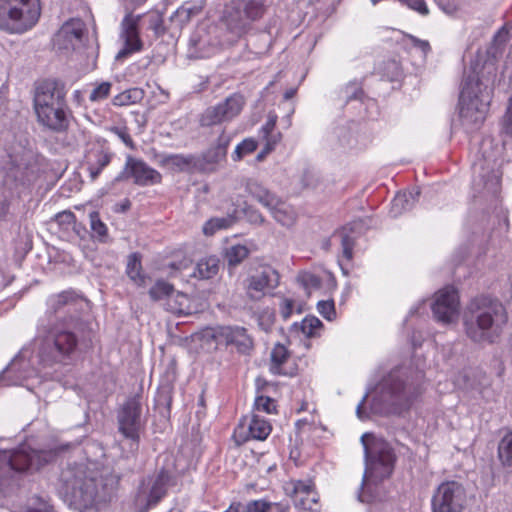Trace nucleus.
Listing matches in <instances>:
<instances>
[{
  "mask_svg": "<svg viewBox=\"0 0 512 512\" xmlns=\"http://www.w3.org/2000/svg\"><path fill=\"white\" fill-rule=\"evenodd\" d=\"M58 492L64 501L80 512L105 502L109 496L102 479L84 464L68 465L59 477Z\"/></svg>",
  "mask_w": 512,
  "mask_h": 512,
  "instance_id": "f257e3e1",
  "label": "nucleus"
},
{
  "mask_svg": "<svg viewBox=\"0 0 512 512\" xmlns=\"http://www.w3.org/2000/svg\"><path fill=\"white\" fill-rule=\"evenodd\" d=\"M507 321L502 303L487 296L472 299L464 313L466 335L474 342H494Z\"/></svg>",
  "mask_w": 512,
  "mask_h": 512,
  "instance_id": "f03ea898",
  "label": "nucleus"
},
{
  "mask_svg": "<svg viewBox=\"0 0 512 512\" xmlns=\"http://www.w3.org/2000/svg\"><path fill=\"white\" fill-rule=\"evenodd\" d=\"M81 325L79 316H71L69 321L61 318L52 327L43 326L39 332L46 333L40 340L37 357L43 367H52L63 363L75 351L78 345L76 330Z\"/></svg>",
  "mask_w": 512,
  "mask_h": 512,
  "instance_id": "7ed1b4c3",
  "label": "nucleus"
},
{
  "mask_svg": "<svg viewBox=\"0 0 512 512\" xmlns=\"http://www.w3.org/2000/svg\"><path fill=\"white\" fill-rule=\"evenodd\" d=\"M66 91L57 80H44L36 88L33 98L38 122L44 127L61 132L67 129Z\"/></svg>",
  "mask_w": 512,
  "mask_h": 512,
  "instance_id": "20e7f679",
  "label": "nucleus"
},
{
  "mask_svg": "<svg viewBox=\"0 0 512 512\" xmlns=\"http://www.w3.org/2000/svg\"><path fill=\"white\" fill-rule=\"evenodd\" d=\"M54 457L52 450H35L22 445L17 450L0 452V492L7 493L17 475L29 469H39Z\"/></svg>",
  "mask_w": 512,
  "mask_h": 512,
  "instance_id": "39448f33",
  "label": "nucleus"
},
{
  "mask_svg": "<svg viewBox=\"0 0 512 512\" xmlns=\"http://www.w3.org/2000/svg\"><path fill=\"white\" fill-rule=\"evenodd\" d=\"M482 82L475 71L465 74L459 96V118L467 131L480 128L486 118L487 102L483 98Z\"/></svg>",
  "mask_w": 512,
  "mask_h": 512,
  "instance_id": "423d86ee",
  "label": "nucleus"
},
{
  "mask_svg": "<svg viewBox=\"0 0 512 512\" xmlns=\"http://www.w3.org/2000/svg\"><path fill=\"white\" fill-rule=\"evenodd\" d=\"M360 441L364 448L366 463L363 483L372 478L376 481L388 478L393 472L396 461L391 445L373 433H364Z\"/></svg>",
  "mask_w": 512,
  "mask_h": 512,
  "instance_id": "0eeeda50",
  "label": "nucleus"
},
{
  "mask_svg": "<svg viewBox=\"0 0 512 512\" xmlns=\"http://www.w3.org/2000/svg\"><path fill=\"white\" fill-rule=\"evenodd\" d=\"M41 15L40 0H0V29L23 34L32 29Z\"/></svg>",
  "mask_w": 512,
  "mask_h": 512,
  "instance_id": "6e6552de",
  "label": "nucleus"
},
{
  "mask_svg": "<svg viewBox=\"0 0 512 512\" xmlns=\"http://www.w3.org/2000/svg\"><path fill=\"white\" fill-rule=\"evenodd\" d=\"M413 398L403 376L399 371H393L382 380L379 394L373 400V409L382 414H399L410 406Z\"/></svg>",
  "mask_w": 512,
  "mask_h": 512,
  "instance_id": "1a4fd4ad",
  "label": "nucleus"
},
{
  "mask_svg": "<svg viewBox=\"0 0 512 512\" xmlns=\"http://www.w3.org/2000/svg\"><path fill=\"white\" fill-rule=\"evenodd\" d=\"M265 0L231 1L225 6L222 22L232 34L241 37L266 13Z\"/></svg>",
  "mask_w": 512,
  "mask_h": 512,
  "instance_id": "9d476101",
  "label": "nucleus"
},
{
  "mask_svg": "<svg viewBox=\"0 0 512 512\" xmlns=\"http://www.w3.org/2000/svg\"><path fill=\"white\" fill-rule=\"evenodd\" d=\"M174 484L173 475L165 469L143 481L135 496L134 512H148L161 501Z\"/></svg>",
  "mask_w": 512,
  "mask_h": 512,
  "instance_id": "9b49d317",
  "label": "nucleus"
},
{
  "mask_svg": "<svg viewBox=\"0 0 512 512\" xmlns=\"http://www.w3.org/2000/svg\"><path fill=\"white\" fill-rule=\"evenodd\" d=\"M465 504V489L456 481L441 483L431 500L432 512H463Z\"/></svg>",
  "mask_w": 512,
  "mask_h": 512,
  "instance_id": "f8f14e48",
  "label": "nucleus"
},
{
  "mask_svg": "<svg viewBox=\"0 0 512 512\" xmlns=\"http://www.w3.org/2000/svg\"><path fill=\"white\" fill-rule=\"evenodd\" d=\"M141 414V397L136 395L125 402L118 415L119 431L125 438L132 441L135 449L138 448L142 428Z\"/></svg>",
  "mask_w": 512,
  "mask_h": 512,
  "instance_id": "ddd939ff",
  "label": "nucleus"
},
{
  "mask_svg": "<svg viewBox=\"0 0 512 512\" xmlns=\"http://www.w3.org/2000/svg\"><path fill=\"white\" fill-rule=\"evenodd\" d=\"M245 105L243 95L234 93L223 102L208 107L200 117V124L203 127H210L228 122L237 117Z\"/></svg>",
  "mask_w": 512,
  "mask_h": 512,
  "instance_id": "4468645a",
  "label": "nucleus"
},
{
  "mask_svg": "<svg viewBox=\"0 0 512 512\" xmlns=\"http://www.w3.org/2000/svg\"><path fill=\"white\" fill-rule=\"evenodd\" d=\"M141 16H133L131 12L127 13L120 25L119 38L123 42V47L115 56L117 61H123L130 55L140 52L143 49V41L140 38L138 22Z\"/></svg>",
  "mask_w": 512,
  "mask_h": 512,
  "instance_id": "2eb2a0df",
  "label": "nucleus"
},
{
  "mask_svg": "<svg viewBox=\"0 0 512 512\" xmlns=\"http://www.w3.org/2000/svg\"><path fill=\"white\" fill-rule=\"evenodd\" d=\"M213 338L218 344L233 347L236 352L243 355H249L254 348L252 336L242 326H219L214 330Z\"/></svg>",
  "mask_w": 512,
  "mask_h": 512,
  "instance_id": "dca6fc26",
  "label": "nucleus"
},
{
  "mask_svg": "<svg viewBox=\"0 0 512 512\" xmlns=\"http://www.w3.org/2000/svg\"><path fill=\"white\" fill-rule=\"evenodd\" d=\"M432 311L437 321L444 324L453 323L459 316V297L453 287L439 290L432 303Z\"/></svg>",
  "mask_w": 512,
  "mask_h": 512,
  "instance_id": "f3484780",
  "label": "nucleus"
},
{
  "mask_svg": "<svg viewBox=\"0 0 512 512\" xmlns=\"http://www.w3.org/2000/svg\"><path fill=\"white\" fill-rule=\"evenodd\" d=\"M270 423L257 414L243 418L236 427L233 437L237 444H243L251 439L265 440L271 433Z\"/></svg>",
  "mask_w": 512,
  "mask_h": 512,
  "instance_id": "a211bd4d",
  "label": "nucleus"
},
{
  "mask_svg": "<svg viewBox=\"0 0 512 512\" xmlns=\"http://www.w3.org/2000/svg\"><path fill=\"white\" fill-rule=\"evenodd\" d=\"M279 285V274L272 268H264L261 272L246 279V292L250 299L260 300L268 289Z\"/></svg>",
  "mask_w": 512,
  "mask_h": 512,
  "instance_id": "6ab92c4d",
  "label": "nucleus"
},
{
  "mask_svg": "<svg viewBox=\"0 0 512 512\" xmlns=\"http://www.w3.org/2000/svg\"><path fill=\"white\" fill-rule=\"evenodd\" d=\"M80 306H82V299L80 297L72 291H63L48 297L46 314L50 321L52 317L57 316L58 313L70 314L69 317L77 316L74 313L78 311ZM65 318L68 321L70 319Z\"/></svg>",
  "mask_w": 512,
  "mask_h": 512,
  "instance_id": "aec40b11",
  "label": "nucleus"
},
{
  "mask_svg": "<svg viewBox=\"0 0 512 512\" xmlns=\"http://www.w3.org/2000/svg\"><path fill=\"white\" fill-rule=\"evenodd\" d=\"M85 32V23L79 18L66 21L55 36V41L60 48H75L82 42Z\"/></svg>",
  "mask_w": 512,
  "mask_h": 512,
  "instance_id": "412c9836",
  "label": "nucleus"
},
{
  "mask_svg": "<svg viewBox=\"0 0 512 512\" xmlns=\"http://www.w3.org/2000/svg\"><path fill=\"white\" fill-rule=\"evenodd\" d=\"M273 219L281 226L291 229L298 221V212L290 204L285 203L279 197L276 199V203L268 208Z\"/></svg>",
  "mask_w": 512,
  "mask_h": 512,
  "instance_id": "4be33fe9",
  "label": "nucleus"
},
{
  "mask_svg": "<svg viewBox=\"0 0 512 512\" xmlns=\"http://www.w3.org/2000/svg\"><path fill=\"white\" fill-rule=\"evenodd\" d=\"M205 7L204 0H193L183 3L170 17L179 29L186 26L194 17L200 15Z\"/></svg>",
  "mask_w": 512,
  "mask_h": 512,
  "instance_id": "5701e85b",
  "label": "nucleus"
},
{
  "mask_svg": "<svg viewBox=\"0 0 512 512\" xmlns=\"http://www.w3.org/2000/svg\"><path fill=\"white\" fill-rule=\"evenodd\" d=\"M125 173L130 174L135 183L141 185L157 183L161 179L160 174L148 167L145 162H126Z\"/></svg>",
  "mask_w": 512,
  "mask_h": 512,
  "instance_id": "b1692460",
  "label": "nucleus"
},
{
  "mask_svg": "<svg viewBox=\"0 0 512 512\" xmlns=\"http://www.w3.org/2000/svg\"><path fill=\"white\" fill-rule=\"evenodd\" d=\"M419 195V189L398 193L392 200L390 214L393 217H398L404 212L410 211L418 202Z\"/></svg>",
  "mask_w": 512,
  "mask_h": 512,
  "instance_id": "393cba45",
  "label": "nucleus"
},
{
  "mask_svg": "<svg viewBox=\"0 0 512 512\" xmlns=\"http://www.w3.org/2000/svg\"><path fill=\"white\" fill-rule=\"evenodd\" d=\"M275 126L276 117H269L267 122L262 126L260 134L262 139L265 141V144L261 152L257 155L256 160H262L267 157L280 141V133H274Z\"/></svg>",
  "mask_w": 512,
  "mask_h": 512,
  "instance_id": "a878e982",
  "label": "nucleus"
},
{
  "mask_svg": "<svg viewBox=\"0 0 512 512\" xmlns=\"http://www.w3.org/2000/svg\"><path fill=\"white\" fill-rule=\"evenodd\" d=\"M219 263L220 260L217 256H205L197 262L193 276L201 280L212 279L218 274Z\"/></svg>",
  "mask_w": 512,
  "mask_h": 512,
  "instance_id": "bb28decb",
  "label": "nucleus"
},
{
  "mask_svg": "<svg viewBox=\"0 0 512 512\" xmlns=\"http://www.w3.org/2000/svg\"><path fill=\"white\" fill-rule=\"evenodd\" d=\"M490 164L491 162H481L479 167L475 164L473 170L474 172H479L483 178L484 187L488 191L496 192L500 184L501 174L498 170L495 171L494 168L490 167Z\"/></svg>",
  "mask_w": 512,
  "mask_h": 512,
  "instance_id": "cd10ccee",
  "label": "nucleus"
},
{
  "mask_svg": "<svg viewBox=\"0 0 512 512\" xmlns=\"http://www.w3.org/2000/svg\"><path fill=\"white\" fill-rule=\"evenodd\" d=\"M246 189L260 204L265 208H269L273 203H276L277 195L267 190L260 183L255 180H248Z\"/></svg>",
  "mask_w": 512,
  "mask_h": 512,
  "instance_id": "c85d7f7f",
  "label": "nucleus"
},
{
  "mask_svg": "<svg viewBox=\"0 0 512 512\" xmlns=\"http://www.w3.org/2000/svg\"><path fill=\"white\" fill-rule=\"evenodd\" d=\"M126 274L137 286L145 285L146 276L142 273L141 255L139 253H132L128 256Z\"/></svg>",
  "mask_w": 512,
  "mask_h": 512,
  "instance_id": "c756f323",
  "label": "nucleus"
},
{
  "mask_svg": "<svg viewBox=\"0 0 512 512\" xmlns=\"http://www.w3.org/2000/svg\"><path fill=\"white\" fill-rule=\"evenodd\" d=\"M290 354L288 349L280 343H277L272 351H271V367L270 370L274 374H286L283 369L282 365L286 363L288 360Z\"/></svg>",
  "mask_w": 512,
  "mask_h": 512,
  "instance_id": "7c9ffc66",
  "label": "nucleus"
},
{
  "mask_svg": "<svg viewBox=\"0 0 512 512\" xmlns=\"http://www.w3.org/2000/svg\"><path fill=\"white\" fill-rule=\"evenodd\" d=\"M148 293L153 301H159L162 299H167L169 301L174 295L175 289L172 284L161 279L155 282V284L149 289Z\"/></svg>",
  "mask_w": 512,
  "mask_h": 512,
  "instance_id": "2f4dec72",
  "label": "nucleus"
},
{
  "mask_svg": "<svg viewBox=\"0 0 512 512\" xmlns=\"http://www.w3.org/2000/svg\"><path fill=\"white\" fill-rule=\"evenodd\" d=\"M168 310L176 314L188 315L192 313L189 305V297L182 293L175 291L172 298L167 302Z\"/></svg>",
  "mask_w": 512,
  "mask_h": 512,
  "instance_id": "473e14b6",
  "label": "nucleus"
},
{
  "mask_svg": "<svg viewBox=\"0 0 512 512\" xmlns=\"http://www.w3.org/2000/svg\"><path fill=\"white\" fill-rule=\"evenodd\" d=\"M295 507L299 512H320L321 505L319 503L318 493L315 491L295 498Z\"/></svg>",
  "mask_w": 512,
  "mask_h": 512,
  "instance_id": "72a5a7b5",
  "label": "nucleus"
},
{
  "mask_svg": "<svg viewBox=\"0 0 512 512\" xmlns=\"http://www.w3.org/2000/svg\"><path fill=\"white\" fill-rule=\"evenodd\" d=\"M90 219V228L92 230V235L99 242L106 243L108 242V229L104 222L101 221L99 217V213L93 211L89 214Z\"/></svg>",
  "mask_w": 512,
  "mask_h": 512,
  "instance_id": "f704fd0d",
  "label": "nucleus"
},
{
  "mask_svg": "<svg viewBox=\"0 0 512 512\" xmlns=\"http://www.w3.org/2000/svg\"><path fill=\"white\" fill-rule=\"evenodd\" d=\"M249 255V249L245 245H232L225 251V259L229 266H237Z\"/></svg>",
  "mask_w": 512,
  "mask_h": 512,
  "instance_id": "c9c22d12",
  "label": "nucleus"
},
{
  "mask_svg": "<svg viewBox=\"0 0 512 512\" xmlns=\"http://www.w3.org/2000/svg\"><path fill=\"white\" fill-rule=\"evenodd\" d=\"M498 456L504 466L512 467V431L500 440Z\"/></svg>",
  "mask_w": 512,
  "mask_h": 512,
  "instance_id": "e433bc0d",
  "label": "nucleus"
},
{
  "mask_svg": "<svg viewBox=\"0 0 512 512\" xmlns=\"http://www.w3.org/2000/svg\"><path fill=\"white\" fill-rule=\"evenodd\" d=\"M22 512H56V510L47 499L34 496L28 500Z\"/></svg>",
  "mask_w": 512,
  "mask_h": 512,
  "instance_id": "4c0bfd02",
  "label": "nucleus"
},
{
  "mask_svg": "<svg viewBox=\"0 0 512 512\" xmlns=\"http://www.w3.org/2000/svg\"><path fill=\"white\" fill-rule=\"evenodd\" d=\"M143 97V91L137 88L124 91L113 98V104L116 106H127L140 101Z\"/></svg>",
  "mask_w": 512,
  "mask_h": 512,
  "instance_id": "58836bf2",
  "label": "nucleus"
},
{
  "mask_svg": "<svg viewBox=\"0 0 512 512\" xmlns=\"http://www.w3.org/2000/svg\"><path fill=\"white\" fill-rule=\"evenodd\" d=\"M229 142L230 138L224 134H221L218 138L217 144L208 151L206 160H222L226 158Z\"/></svg>",
  "mask_w": 512,
  "mask_h": 512,
  "instance_id": "ea45409f",
  "label": "nucleus"
},
{
  "mask_svg": "<svg viewBox=\"0 0 512 512\" xmlns=\"http://www.w3.org/2000/svg\"><path fill=\"white\" fill-rule=\"evenodd\" d=\"M321 327L322 322L315 316H307L299 324L301 332L309 338L318 335V331Z\"/></svg>",
  "mask_w": 512,
  "mask_h": 512,
  "instance_id": "a19ab883",
  "label": "nucleus"
},
{
  "mask_svg": "<svg viewBox=\"0 0 512 512\" xmlns=\"http://www.w3.org/2000/svg\"><path fill=\"white\" fill-rule=\"evenodd\" d=\"M232 223L231 218L220 217L208 220L203 226V233L207 236L213 235L216 231L228 228Z\"/></svg>",
  "mask_w": 512,
  "mask_h": 512,
  "instance_id": "79ce46f5",
  "label": "nucleus"
},
{
  "mask_svg": "<svg viewBox=\"0 0 512 512\" xmlns=\"http://www.w3.org/2000/svg\"><path fill=\"white\" fill-rule=\"evenodd\" d=\"M109 162H81L79 166V173H88V176L91 181L95 180L102 169L108 164Z\"/></svg>",
  "mask_w": 512,
  "mask_h": 512,
  "instance_id": "37998d69",
  "label": "nucleus"
},
{
  "mask_svg": "<svg viewBox=\"0 0 512 512\" xmlns=\"http://www.w3.org/2000/svg\"><path fill=\"white\" fill-rule=\"evenodd\" d=\"M75 215L73 212L65 210L55 215L54 222L64 230H69L75 225Z\"/></svg>",
  "mask_w": 512,
  "mask_h": 512,
  "instance_id": "c03bdc74",
  "label": "nucleus"
},
{
  "mask_svg": "<svg viewBox=\"0 0 512 512\" xmlns=\"http://www.w3.org/2000/svg\"><path fill=\"white\" fill-rule=\"evenodd\" d=\"M510 40L509 30L505 27H502L498 30V32L494 35L492 40V49H494L493 54H496L501 48Z\"/></svg>",
  "mask_w": 512,
  "mask_h": 512,
  "instance_id": "a18cd8bd",
  "label": "nucleus"
},
{
  "mask_svg": "<svg viewBox=\"0 0 512 512\" xmlns=\"http://www.w3.org/2000/svg\"><path fill=\"white\" fill-rule=\"evenodd\" d=\"M256 148H257V142L252 138H248V139L243 140L241 143H239L236 146L234 153L236 154V156L238 158H242V157L254 152L256 150Z\"/></svg>",
  "mask_w": 512,
  "mask_h": 512,
  "instance_id": "49530a36",
  "label": "nucleus"
},
{
  "mask_svg": "<svg viewBox=\"0 0 512 512\" xmlns=\"http://www.w3.org/2000/svg\"><path fill=\"white\" fill-rule=\"evenodd\" d=\"M111 89V83L102 82L97 87H95L90 93L89 99L93 102L100 101L106 99L109 96Z\"/></svg>",
  "mask_w": 512,
  "mask_h": 512,
  "instance_id": "de8ad7c7",
  "label": "nucleus"
},
{
  "mask_svg": "<svg viewBox=\"0 0 512 512\" xmlns=\"http://www.w3.org/2000/svg\"><path fill=\"white\" fill-rule=\"evenodd\" d=\"M254 407L257 411L270 414L275 410V401L267 396H259L255 399Z\"/></svg>",
  "mask_w": 512,
  "mask_h": 512,
  "instance_id": "09e8293b",
  "label": "nucleus"
},
{
  "mask_svg": "<svg viewBox=\"0 0 512 512\" xmlns=\"http://www.w3.org/2000/svg\"><path fill=\"white\" fill-rule=\"evenodd\" d=\"M108 130L117 135L121 141L129 148H134V142L125 126H111Z\"/></svg>",
  "mask_w": 512,
  "mask_h": 512,
  "instance_id": "8fccbe9b",
  "label": "nucleus"
},
{
  "mask_svg": "<svg viewBox=\"0 0 512 512\" xmlns=\"http://www.w3.org/2000/svg\"><path fill=\"white\" fill-rule=\"evenodd\" d=\"M267 498L250 500L243 504V512H267Z\"/></svg>",
  "mask_w": 512,
  "mask_h": 512,
  "instance_id": "3c124183",
  "label": "nucleus"
},
{
  "mask_svg": "<svg viewBox=\"0 0 512 512\" xmlns=\"http://www.w3.org/2000/svg\"><path fill=\"white\" fill-rule=\"evenodd\" d=\"M149 29H151L156 37L163 36L166 33L164 20L160 14L151 16L149 19Z\"/></svg>",
  "mask_w": 512,
  "mask_h": 512,
  "instance_id": "603ef678",
  "label": "nucleus"
},
{
  "mask_svg": "<svg viewBox=\"0 0 512 512\" xmlns=\"http://www.w3.org/2000/svg\"><path fill=\"white\" fill-rule=\"evenodd\" d=\"M318 312L327 320H332L335 315L333 301H319L317 304Z\"/></svg>",
  "mask_w": 512,
  "mask_h": 512,
  "instance_id": "864d4df0",
  "label": "nucleus"
},
{
  "mask_svg": "<svg viewBox=\"0 0 512 512\" xmlns=\"http://www.w3.org/2000/svg\"><path fill=\"white\" fill-rule=\"evenodd\" d=\"M502 131L508 136L512 135V96L509 98L507 110L502 119Z\"/></svg>",
  "mask_w": 512,
  "mask_h": 512,
  "instance_id": "5fc2aeb1",
  "label": "nucleus"
},
{
  "mask_svg": "<svg viewBox=\"0 0 512 512\" xmlns=\"http://www.w3.org/2000/svg\"><path fill=\"white\" fill-rule=\"evenodd\" d=\"M312 492H315V490L310 482L297 481L294 484L295 498L302 497V495H307Z\"/></svg>",
  "mask_w": 512,
  "mask_h": 512,
  "instance_id": "6e6d98bb",
  "label": "nucleus"
},
{
  "mask_svg": "<svg viewBox=\"0 0 512 512\" xmlns=\"http://www.w3.org/2000/svg\"><path fill=\"white\" fill-rule=\"evenodd\" d=\"M290 504L287 500L279 502L267 501V512H289Z\"/></svg>",
  "mask_w": 512,
  "mask_h": 512,
  "instance_id": "4d7b16f0",
  "label": "nucleus"
},
{
  "mask_svg": "<svg viewBox=\"0 0 512 512\" xmlns=\"http://www.w3.org/2000/svg\"><path fill=\"white\" fill-rule=\"evenodd\" d=\"M279 306L282 318L284 320H287L292 314L294 308V301L289 298H282Z\"/></svg>",
  "mask_w": 512,
  "mask_h": 512,
  "instance_id": "13d9d810",
  "label": "nucleus"
},
{
  "mask_svg": "<svg viewBox=\"0 0 512 512\" xmlns=\"http://www.w3.org/2000/svg\"><path fill=\"white\" fill-rule=\"evenodd\" d=\"M341 245L344 257L348 260L352 259L353 240L348 235H343L341 238Z\"/></svg>",
  "mask_w": 512,
  "mask_h": 512,
  "instance_id": "bf43d9fd",
  "label": "nucleus"
},
{
  "mask_svg": "<svg viewBox=\"0 0 512 512\" xmlns=\"http://www.w3.org/2000/svg\"><path fill=\"white\" fill-rule=\"evenodd\" d=\"M246 216L248 221L252 224L262 225L265 222L264 216L256 209H247Z\"/></svg>",
  "mask_w": 512,
  "mask_h": 512,
  "instance_id": "052dcab7",
  "label": "nucleus"
},
{
  "mask_svg": "<svg viewBox=\"0 0 512 512\" xmlns=\"http://www.w3.org/2000/svg\"><path fill=\"white\" fill-rule=\"evenodd\" d=\"M408 39L410 40L413 47L420 49L424 55H426L430 51V44L426 40L418 39L413 35H408Z\"/></svg>",
  "mask_w": 512,
  "mask_h": 512,
  "instance_id": "680f3d73",
  "label": "nucleus"
},
{
  "mask_svg": "<svg viewBox=\"0 0 512 512\" xmlns=\"http://www.w3.org/2000/svg\"><path fill=\"white\" fill-rule=\"evenodd\" d=\"M436 2L437 5L441 8V10L450 15L454 14L458 9V6L454 1L436 0Z\"/></svg>",
  "mask_w": 512,
  "mask_h": 512,
  "instance_id": "e2e57ef3",
  "label": "nucleus"
},
{
  "mask_svg": "<svg viewBox=\"0 0 512 512\" xmlns=\"http://www.w3.org/2000/svg\"><path fill=\"white\" fill-rule=\"evenodd\" d=\"M131 202L129 199H124L122 202L116 205L117 212H126L130 209Z\"/></svg>",
  "mask_w": 512,
  "mask_h": 512,
  "instance_id": "0e129e2a",
  "label": "nucleus"
},
{
  "mask_svg": "<svg viewBox=\"0 0 512 512\" xmlns=\"http://www.w3.org/2000/svg\"><path fill=\"white\" fill-rule=\"evenodd\" d=\"M31 376V374H25V375H21V376H17L15 379H12L8 385H22L24 380H26L27 378H29Z\"/></svg>",
  "mask_w": 512,
  "mask_h": 512,
  "instance_id": "69168bd1",
  "label": "nucleus"
},
{
  "mask_svg": "<svg viewBox=\"0 0 512 512\" xmlns=\"http://www.w3.org/2000/svg\"><path fill=\"white\" fill-rule=\"evenodd\" d=\"M18 364L19 360L17 358L13 359L10 365L3 371V374H11L15 372Z\"/></svg>",
  "mask_w": 512,
  "mask_h": 512,
  "instance_id": "338daca9",
  "label": "nucleus"
},
{
  "mask_svg": "<svg viewBox=\"0 0 512 512\" xmlns=\"http://www.w3.org/2000/svg\"><path fill=\"white\" fill-rule=\"evenodd\" d=\"M365 399H366V396L358 404L357 409H356V414H357L358 418L361 419V420H364L366 418V416H365V414L363 412V405H364Z\"/></svg>",
  "mask_w": 512,
  "mask_h": 512,
  "instance_id": "774afa93",
  "label": "nucleus"
}]
</instances>
